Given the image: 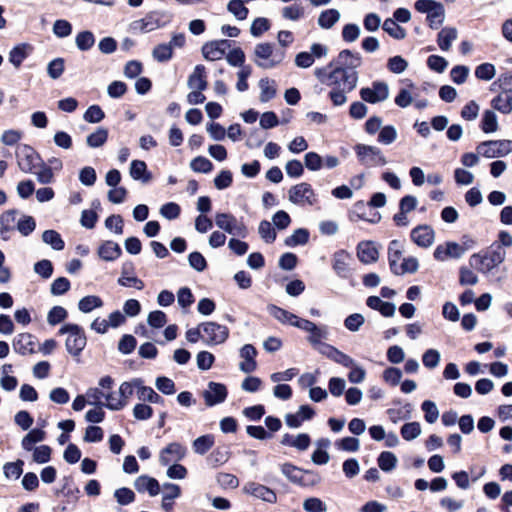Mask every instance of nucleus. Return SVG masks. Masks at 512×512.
<instances>
[{
    "label": "nucleus",
    "instance_id": "obj_47",
    "mask_svg": "<svg viewBox=\"0 0 512 512\" xmlns=\"http://www.w3.org/2000/svg\"><path fill=\"white\" fill-rule=\"evenodd\" d=\"M75 43L79 50L87 51L94 45L95 37L90 31H82L76 36Z\"/></svg>",
    "mask_w": 512,
    "mask_h": 512
},
{
    "label": "nucleus",
    "instance_id": "obj_60",
    "mask_svg": "<svg viewBox=\"0 0 512 512\" xmlns=\"http://www.w3.org/2000/svg\"><path fill=\"white\" fill-rule=\"evenodd\" d=\"M361 30L357 24H346L342 29V39L346 43L355 42L360 36Z\"/></svg>",
    "mask_w": 512,
    "mask_h": 512
},
{
    "label": "nucleus",
    "instance_id": "obj_7",
    "mask_svg": "<svg viewBox=\"0 0 512 512\" xmlns=\"http://www.w3.org/2000/svg\"><path fill=\"white\" fill-rule=\"evenodd\" d=\"M15 155L18 167L24 173H33V170L37 168L38 164L42 161L37 152L26 144L17 146Z\"/></svg>",
    "mask_w": 512,
    "mask_h": 512
},
{
    "label": "nucleus",
    "instance_id": "obj_41",
    "mask_svg": "<svg viewBox=\"0 0 512 512\" xmlns=\"http://www.w3.org/2000/svg\"><path fill=\"white\" fill-rule=\"evenodd\" d=\"M30 46L28 44H20L14 47L9 53V61L16 67H20L21 63L28 56Z\"/></svg>",
    "mask_w": 512,
    "mask_h": 512
},
{
    "label": "nucleus",
    "instance_id": "obj_27",
    "mask_svg": "<svg viewBox=\"0 0 512 512\" xmlns=\"http://www.w3.org/2000/svg\"><path fill=\"white\" fill-rule=\"evenodd\" d=\"M134 487L138 492L147 491L150 496H156L160 490L158 481L146 475L139 476L134 482Z\"/></svg>",
    "mask_w": 512,
    "mask_h": 512
},
{
    "label": "nucleus",
    "instance_id": "obj_64",
    "mask_svg": "<svg viewBox=\"0 0 512 512\" xmlns=\"http://www.w3.org/2000/svg\"><path fill=\"white\" fill-rule=\"evenodd\" d=\"M303 508L307 512H325L327 510L326 504L319 498H307L303 502Z\"/></svg>",
    "mask_w": 512,
    "mask_h": 512
},
{
    "label": "nucleus",
    "instance_id": "obj_52",
    "mask_svg": "<svg viewBox=\"0 0 512 512\" xmlns=\"http://www.w3.org/2000/svg\"><path fill=\"white\" fill-rule=\"evenodd\" d=\"M158 27V22L153 15H147L143 19L133 22V29L141 32H150Z\"/></svg>",
    "mask_w": 512,
    "mask_h": 512
},
{
    "label": "nucleus",
    "instance_id": "obj_18",
    "mask_svg": "<svg viewBox=\"0 0 512 512\" xmlns=\"http://www.w3.org/2000/svg\"><path fill=\"white\" fill-rule=\"evenodd\" d=\"M412 241L422 248L430 247L435 240V232L429 225H419L411 231Z\"/></svg>",
    "mask_w": 512,
    "mask_h": 512
},
{
    "label": "nucleus",
    "instance_id": "obj_62",
    "mask_svg": "<svg viewBox=\"0 0 512 512\" xmlns=\"http://www.w3.org/2000/svg\"><path fill=\"white\" fill-rule=\"evenodd\" d=\"M114 497L118 504L120 505H128L135 500V493L126 487L119 488L115 490Z\"/></svg>",
    "mask_w": 512,
    "mask_h": 512
},
{
    "label": "nucleus",
    "instance_id": "obj_2",
    "mask_svg": "<svg viewBox=\"0 0 512 512\" xmlns=\"http://www.w3.org/2000/svg\"><path fill=\"white\" fill-rule=\"evenodd\" d=\"M506 257L505 250L501 245L491 246L484 254L475 253L469 259V264L482 273H488L499 266Z\"/></svg>",
    "mask_w": 512,
    "mask_h": 512
},
{
    "label": "nucleus",
    "instance_id": "obj_12",
    "mask_svg": "<svg viewBox=\"0 0 512 512\" xmlns=\"http://www.w3.org/2000/svg\"><path fill=\"white\" fill-rule=\"evenodd\" d=\"M215 224L218 228L224 230L228 234L245 237L247 234V228L243 223L237 221V219L228 213H218L215 216Z\"/></svg>",
    "mask_w": 512,
    "mask_h": 512
},
{
    "label": "nucleus",
    "instance_id": "obj_32",
    "mask_svg": "<svg viewBox=\"0 0 512 512\" xmlns=\"http://www.w3.org/2000/svg\"><path fill=\"white\" fill-rule=\"evenodd\" d=\"M46 433L41 429L30 430L22 439L21 446L26 451H32L34 445L45 439Z\"/></svg>",
    "mask_w": 512,
    "mask_h": 512
},
{
    "label": "nucleus",
    "instance_id": "obj_25",
    "mask_svg": "<svg viewBox=\"0 0 512 512\" xmlns=\"http://www.w3.org/2000/svg\"><path fill=\"white\" fill-rule=\"evenodd\" d=\"M491 106L503 113L509 114L512 112V89L503 90L498 96L492 99Z\"/></svg>",
    "mask_w": 512,
    "mask_h": 512
},
{
    "label": "nucleus",
    "instance_id": "obj_9",
    "mask_svg": "<svg viewBox=\"0 0 512 512\" xmlns=\"http://www.w3.org/2000/svg\"><path fill=\"white\" fill-rule=\"evenodd\" d=\"M362 64V57L357 52L349 49L342 50L338 56L332 60L327 66L330 68L342 69L352 73H358L357 68Z\"/></svg>",
    "mask_w": 512,
    "mask_h": 512
},
{
    "label": "nucleus",
    "instance_id": "obj_45",
    "mask_svg": "<svg viewBox=\"0 0 512 512\" xmlns=\"http://www.w3.org/2000/svg\"><path fill=\"white\" fill-rule=\"evenodd\" d=\"M141 384L142 381L140 379H134L130 382H123L120 385L118 394L119 398L124 400L125 406L128 403V399L133 395L134 388L137 387L139 389Z\"/></svg>",
    "mask_w": 512,
    "mask_h": 512
},
{
    "label": "nucleus",
    "instance_id": "obj_11",
    "mask_svg": "<svg viewBox=\"0 0 512 512\" xmlns=\"http://www.w3.org/2000/svg\"><path fill=\"white\" fill-rule=\"evenodd\" d=\"M200 327H202L203 337L208 345L222 344L229 336L228 328L216 322H204L200 324Z\"/></svg>",
    "mask_w": 512,
    "mask_h": 512
},
{
    "label": "nucleus",
    "instance_id": "obj_14",
    "mask_svg": "<svg viewBox=\"0 0 512 512\" xmlns=\"http://www.w3.org/2000/svg\"><path fill=\"white\" fill-rule=\"evenodd\" d=\"M294 327H297L299 329H302L304 331H307L310 333V336L308 337V341L311 345L314 347H319L322 339H327L328 331L326 327H318L315 323L312 321H309L307 319L305 320H297L294 323Z\"/></svg>",
    "mask_w": 512,
    "mask_h": 512
},
{
    "label": "nucleus",
    "instance_id": "obj_48",
    "mask_svg": "<svg viewBox=\"0 0 512 512\" xmlns=\"http://www.w3.org/2000/svg\"><path fill=\"white\" fill-rule=\"evenodd\" d=\"M38 170L34 171L33 173L36 175V178L39 183L41 184H49L53 181L54 175L52 168L43 163L42 161L38 164Z\"/></svg>",
    "mask_w": 512,
    "mask_h": 512
},
{
    "label": "nucleus",
    "instance_id": "obj_59",
    "mask_svg": "<svg viewBox=\"0 0 512 512\" xmlns=\"http://www.w3.org/2000/svg\"><path fill=\"white\" fill-rule=\"evenodd\" d=\"M104 117L105 114L98 105L90 106L83 115V119L88 123H99Z\"/></svg>",
    "mask_w": 512,
    "mask_h": 512
},
{
    "label": "nucleus",
    "instance_id": "obj_29",
    "mask_svg": "<svg viewBox=\"0 0 512 512\" xmlns=\"http://www.w3.org/2000/svg\"><path fill=\"white\" fill-rule=\"evenodd\" d=\"M129 174L132 179L139 180L142 183H148L152 176L147 171V165L142 160H133L130 164Z\"/></svg>",
    "mask_w": 512,
    "mask_h": 512
},
{
    "label": "nucleus",
    "instance_id": "obj_33",
    "mask_svg": "<svg viewBox=\"0 0 512 512\" xmlns=\"http://www.w3.org/2000/svg\"><path fill=\"white\" fill-rule=\"evenodd\" d=\"M340 17L341 14L337 9H327L320 13L318 25L322 29H330L339 21Z\"/></svg>",
    "mask_w": 512,
    "mask_h": 512
},
{
    "label": "nucleus",
    "instance_id": "obj_55",
    "mask_svg": "<svg viewBox=\"0 0 512 512\" xmlns=\"http://www.w3.org/2000/svg\"><path fill=\"white\" fill-rule=\"evenodd\" d=\"M281 472L293 483L300 484L302 482V470L290 463L283 464Z\"/></svg>",
    "mask_w": 512,
    "mask_h": 512
},
{
    "label": "nucleus",
    "instance_id": "obj_50",
    "mask_svg": "<svg viewBox=\"0 0 512 512\" xmlns=\"http://www.w3.org/2000/svg\"><path fill=\"white\" fill-rule=\"evenodd\" d=\"M258 233L266 243H273L276 239L275 228L267 220H263L259 223Z\"/></svg>",
    "mask_w": 512,
    "mask_h": 512
},
{
    "label": "nucleus",
    "instance_id": "obj_56",
    "mask_svg": "<svg viewBox=\"0 0 512 512\" xmlns=\"http://www.w3.org/2000/svg\"><path fill=\"white\" fill-rule=\"evenodd\" d=\"M190 167L194 172L209 173L213 169V164L209 159L198 156L190 162Z\"/></svg>",
    "mask_w": 512,
    "mask_h": 512
},
{
    "label": "nucleus",
    "instance_id": "obj_57",
    "mask_svg": "<svg viewBox=\"0 0 512 512\" xmlns=\"http://www.w3.org/2000/svg\"><path fill=\"white\" fill-rule=\"evenodd\" d=\"M495 74V66L491 63H483L475 69V76L480 80L489 81L494 78Z\"/></svg>",
    "mask_w": 512,
    "mask_h": 512
},
{
    "label": "nucleus",
    "instance_id": "obj_16",
    "mask_svg": "<svg viewBox=\"0 0 512 512\" xmlns=\"http://www.w3.org/2000/svg\"><path fill=\"white\" fill-rule=\"evenodd\" d=\"M228 48H230V42L228 40L212 41L203 45L202 54L206 60L216 61L226 55Z\"/></svg>",
    "mask_w": 512,
    "mask_h": 512
},
{
    "label": "nucleus",
    "instance_id": "obj_31",
    "mask_svg": "<svg viewBox=\"0 0 512 512\" xmlns=\"http://www.w3.org/2000/svg\"><path fill=\"white\" fill-rule=\"evenodd\" d=\"M458 32L454 27H445L438 33L437 43L441 50L448 51L452 42L457 39Z\"/></svg>",
    "mask_w": 512,
    "mask_h": 512
},
{
    "label": "nucleus",
    "instance_id": "obj_40",
    "mask_svg": "<svg viewBox=\"0 0 512 512\" xmlns=\"http://www.w3.org/2000/svg\"><path fill=\"white\" fill-rule=\"evenodd\" d=\"M42 240L54 250L60 251L64 249V241L61 235L55 230H45L42 234Z\"/></svg>",
    "mask_w": 512,
    "mask_h": 512
},
{
    "label": "nucleus",
    "instance_id": "obj_20",
    "mask_svg": "<svg viewBox=\"0 0 512 512\" xmlns=\"http://www.w3.org/2000/svg\"><path fill=\"white\" fill-rule=\"evenodd\" d=\"M315 411L309 405H301L295 414H286L285 423L290 428H298L303 421L310 420L314 417Z\"/></svg>",
    "mask_w": 512,
    "mask_h": 512
},
{
    "label": "nucleus",
    "instance_id": "obj_4",
    "mask_svg": "<svg viewBox=\"0 0 512 512\" xmlns=\"http://www.w3.org/2000/svg\"><path fill=\"white\" fill-rule=\"evenodd\" d=\"M419 13L427 14L431 29H438L445 20V9L442 3L434 0H417L414 5Z\"/></svg>",
    "mask_w": 512,
    "mask_h": 512
},
{
    "label": "nucleus",
    "instance_id": "obj_28",
    "mask_svg": "<svg viewBox=\"0 0 512 512\" xmlns=\"http://www.w3.org/2000/svg\"><path fill=\"white\" fill-rule=\"evenodd\" d=\"M122 254L121 247L113 241H105L98 248V255L104 261H114Z\"/></svg>",
    "mask_w": 512,
    "mask_h": 512
},
{
    "label": "nucleus",
    "instance_id": "obj_35",
    "mask_svg": "<svg viewBox=\"0 0 512 512\" xmlns=\"http://www.w3.org/2000/svg\"><path fill=\"white\" fill-rule=\"evenodd\" d=\"M480 128L484 133H494L498 130V118L494 111L485 110L482 114Z\"/></svg>",
    "mask_w": 512,
    "mask_h": 512
},
{
    "label": "nucleus",
    "instance_id": "obj_3",
    "mask_svg": "<svg viewBox=\"0 0 512 512\" xmlns=\"http://www.w3.org/2000/svg\"><path fill=\"white\" fill-rule=\"evenodd\" d=\"M254 62L262 69H271L279 65L284 57V51L274 49L270 43H259L254 48Z\"/></svg>",
    "mask_w": 512,
    "mask_h": 512
},
{
    "label": "nucleus",
    "instance_id": "obj_23",
    "mask_svg": "<svg viewBox=\"0 0 512 512\" xmlns=\"http://www.w3.org/2000/svg\"><path fill=\"white\" fill-rule=\"evenodd\" d=\"M187 85L191 90H205L207 88L206 71L203 65H196L189 75Z\"/></svg>",
    "mask_w": 512,
    "mask_h": 512
},
{
    "label": "nucleus",
    "instance_id": "obj_8",
    "mask_svg": "<svg viewBox=\"0 0 512 512\" xmlns=\"http://www.w3.org/2000/svg\"><path fill=\"white\" fill-rule=\"evenodd\" d=\"M359 161L368 167L383 166L387 163L386 158L378 147L358 144L355 147Z\"/></svg>",
    "mask_w": 512,
    "mask_h": 512
},
{
    "label": "nucleus",
    "instance_id": "obj_15",
    "mask_svg": "<svg viewBox=\"0 0 512 512\" xmlns=\"http://www.w3.org/2000/svg\"><path fill=\"white\" fill-rule=\"evenodd\" d=\"M227 394V388L224 384L211 381L203 392V397L207 406H214L224 402Z\"/></svg>",
    "mask_w": 512,
    "mask_h": 512
},
{
    "label": "nucleus",
    "instance_id": "obj_58",
    "mask_svg": "<svg viewBox=\"0 0 512 512\" xmlns=\"http://www.w3.org/2000/svg\"><path fill=\"white\" fill-rule=\"evenodd\" d=\"M440 352L436 349H428L422 356V362L428 369H434L439 365Z\"/></svg>",
    "mask_w": 512,
    "mask_h": 512
},
{
    "label": "nucleus",
    "instance_id": "obj_6",
    "mask_svg": "<svg viewBox=\"0 0 512 512\" xmlns=\"http://www.w3.org/2000/svg\"><path fill=\"white\" fill-rule=\"evenodd\" d=\"M477 153L485 158L503 157L512 152V140H489L481 142Z\"/></svg>",
    "mask_w": 512,
    "mask_h": 512
},
{
    "label": "nucleus",
    "instance_id": "obj_30",
    "mask_svg": "<svg viewBox=\"0 0 512 512\" xmlns=\"http://www.w3.org/2000/svg\"><path fill=\"white\" fill-rule=\"evenodd\" d=\"M407 87L408 88L400 89L399 93L395 97V104L401 108L408 107L413 102V98L418 96L414 91V84L409 80L407 81Z\"/></svg>",
    "mask_w": 512,
    "mask_h": 512
},
{
    "label": "nucleus",
    "instance_id": "obj_37",
    "mask_svg": "<svg viewBox=\"0 0 512 512\" xmlns=\"http://www.w3.org/2000/svg\"><path fill=\"white\" fill-rule=\"evenodd\" d=\"M103 306V301L99 296L89 295L85 296L78 302V309L83 313H89L96 308Z\"/></svg>",
    "mask_w": 512,
    "mask_h": 512
},
{
    "label": "nucleus",
    "instance_id": "obj_26",
    "mask_svg": "<svg viewBox=\"0 0 512 512\" xmlns=\"http://www.w3.org/2000/svg\"><path fill=\"white\" fill-rule=\"evenodd\" d=\"M378 255V250L372 242H360L357 246V256L364 264L376 262Z\"/></svg>",
    "mask_w": 512,
    "mask_h": 512
},
{
    "label": "nucleus",
    "instance_id": "obj_46",
    "mask_svg": "<svg viewBox=\"0 0 512 512\" xmlns=\"http://www.w3.org/2000/svg\"><path fill=\"white\" fill-rule=\"evenodd\" d=\"M104 399L106 400L104 406L110 410L118 411L125 407L124 400L119 398L118 393L111 390L104 391Z\"/></svg>",
    "mask_w": 512,
    "mask_h": 512
},
{
    "label": "nucleus",
    "instance_id": "obj_17",
    "mask_svg": "<svg viewBox=\"0 0 512 512\" xmlns=\"http://www.w3.org/2000/svg\"><path fill=\"white\" fill-rule=\"evenodd\" d=\"M186 448L177 442L170 443L163 448L159 455V462L166 466L171 462H176L183 459L186 455Z\"/></svg>",
    "mask_w": 512,
    "mask_h": 512
},
{
    "label": "nucleus",
    "instance_id": "obj_22",
    "mask_svg": "<svg viewBox=\"0 0 512 512\" xmlns=\"http://www.w3.org/2000/svg\"><path fill=\"white\" fill-rule=\"evenodd\" d=\"M12 346L16 353L31 354L35 347L34 337L29 333H20L13 339Z\"/></svg>",
    "mask_w": 512,
    "mask_h": 512
},
{
    "label": "nucleus",
    "instance_id": "obj_5",
    "mask_svg": "<svg viewBox=\"0 0 512 512\" xmlns=\"http://www.w3.org/2000/svg\"><path fill=\"white\" fill-rule=\"evenodd\" d=\"M60 334H68L65 342L67 351L78 356L86 346V336L83 329L76 324H66L59 330Z\"/></svg>",
    "mask_w": 512,
    "mask_h": 512
},
{
    "label": "nucleus",
    "instance_id": "obj_53",
    "mask_svg": "<svg viewBox=\"0 0 512 512\" xmlns=\"http://www.w3.org/2000/svg\"><path fill=\"white\" fill-rule=\"evenodd\" d=\"M227 10L238 20H244L248 16V9L244 6L242 0H230L227 5Z\"/></svg>",
    "mask_w": 512,
    "mask_h": 512
},
{
    "label": "nucleus",
    "instance_id": "obj_1",
    "mask_svg": "<svg viewBox=\"0 0 512 512\" xmlns=\"http://www.w3.org/2000/svg\"><path fill=\"white\" fill-rule=\"evenodd\" d=\"M315 77L324 85L331 88L328 96L334 106H343L347 102V94L358 84V73H352L329 66L316 68Z\"/></svg>",
    "mask_w": 512,
    "mask_h": 512
},
{
    "label": "nucleus",
    "instance_id": "obj_43",
    "mask_svg": "<svg viewBox=\"0 0 512 512\" xmlns=\"http://www.w3.org/2000/svg\"><path fill=\"white\" fill-rule=\"evenodd\" d=\"M309 240V232L307 229L299 228L296 229L292 235L285 239V245L288 247H294L297 245H304Z\"/></svg>",
    "mask_w": 512,
    "mask_h": 512
},
{
    "label": "nucleus",
    "instance_id": "obj_51",
    "mask_svg": "<svg viewBox=\"0 0 512 512\" xmlns=\"http://www.w3.org/2000/svg\"><path fill=\"white\" fill-rule=\"evenodd\" d=\"M401 436L406 441L416 439L421 434V426L418 422H409L401 427Z\"/></svg>",
    "mask_w": 512,
    "mask_h": 512
},
{
    "label": "nucleus",
    "instance_id": "obj_63",
    "mask_svg": "<svg viewBox=\"0 0 512 512\" xmlns=\"http://www.w3.org/2000/svg\"><path fill=\"white\" fill-rule=\"evenodd\" d=\"M408 67V62L401 56H394L388 59L387 68L395 74L403 73Z\"/></svg>",
    "mask_w": 512,
    "mask_h": 512
},
{
    "label": "nucleus",
    "instance_id": "obj_19",
    "mask_svg": "<svg viewBox=\"0 0 512 512\" xmlns=\"http://www.w3.org/2000/svg\"><path fill=\"white\" fill-rule=\"evenodd\" d=\"M243 492L268 503H275L277 500V496L273 490L255 482L246 483L243 486Z\"/></svg>",
    "mask_w": 512,
    "mask_h": 512
},
{
    "label": "nucleus",
    "instance_id": "obj_44",
    "mask_svg": "<svg viewBox=\"0 0 512 512\" xmlns=\"http://www.w3.org/2000/svg\"><path fill=\"white\" fill-rule=\"evenodd\" d=\"M214 444V437L212 435H203L196 438L193 441V449L195 453L203 455L205 454Z\"/></svg>",
    "mask_w": 512,
    "mask_h": 512
},
{
    "label": "nucleus",
    "instance_id": "obj_21",
    "mask_svg": "<svg viewBox=\"0 0 512 512\" xmlns=\"http://www.w3.org/2000/svg\"><path fill=\"white\" fill-rule=\"evenodd\" d=\"M257 355V350L251 344L244 345L240 350V356L243 358V361L239 364V368L244 373L253 372L257 363L255 361V357Z\"/></svg>",
    "mask_w": 512,
    "mask_h": 512
},
{
    "label": "nucleus",
    "instance_id": "obj_10",
    "mask_svg": "<svg viewBox=\"0 0 512 512\" xmlns=\"http://www.w3.org/2000/svg\"><path fill=\"white\" fill-rule=\"evenodd\" d=\"M360 97L363 101L376 104L384 102L389 97L388 84L382 81H375L371 87H363L360 89Z\"/></svg>",
    "mask_w": 512,
    "mask_h": 512
},
{
    "label": "nucleus",
    "instance_id": "obj_42",
    "mask_svg": "<svg viewBox=\"0 0 512 512\" xmlns=\"http://www.w3.org/2000/svg\"><path fill=\"white\" fill-rule=\"evenodd\" d=\"M383 30L387 32L391 37L401 40L406 37V31L400 25L397 24L392 18H387L382 26Z\"/></svg>",
    "mask_w": 512,
    "mask_h": 512
},
{
    "label": "nucleus",
    "instance_id": "obj_49",
    "mask_svg": "<svg viewBox=\"0 0 512 512\" xmlns=\"http://www.w3.org/2000/svg\"><path fill=\"white\" fill-rule=\"evenodd\" d=\"M138 398L140 400L148 401L150 403L162 404L164 399L158 395L151 387H146L141 384L137 391Z\"/></svg>",
    "mask_w": 512,
    "mask_h": 512
},
{
    "label": "nucleus",
    "instance_id": "obj_13",
    "mask_svg": "<svg viewBox=\"0 0 512 512\" xmlns=\"http://www.w3.org/2000/svg\"><path fill=\"white\" fill-rule=\"evenodd\" d=\"M289 200L297 205H313L315 194L308 183H300L290 188Z\"/></svg>",
    "mask_w": 512,
    "mask_h": 512
},
{
    "label": "nucleus",
    "instance_id": "obj_24",
    "mask_svg": "<svg viewBox=\"0 0 512 512\" xmlns=\"http://www.w3.org/2000/svg\"><path fill=\"white\" fill-rule=\"evenodd\" d=\"M351 255L345 250H340L334 254L333 269L336 274L342 278H347L350 274L348 260Z\"/></svg>",
    "mask_w": 512,
    "mask_h": 512
},
{
    "label": "nucleus",
    "instance_id": "obj_38",
    "mask_svg": "<svg viewBox=\"0 0 512 512\" xmlns=\"http://www.w3.org/2000/svg\"><path fill=\"white\" fill-rule=\"evenodd\" d=\"M378 466L384 472H390L395 469L398 459L396 455L390 451H383L377 459Z\"/></svg>",
    "mask_w": 512,
    "mask_h": 512
},
{
    "label": "nucleus",
    "instance_id": "obj_54",
    "mask_svg": "<svg viewBox=\"0 0 512 512\" xmlns=\"http://www.w3.org/2000/svg\"><path fill=\"white\" fill-rule=\"evenodd\" d=\"M421 408L424 412V418L428 423L433 424L437 421L439 417V410L433 401L425 400L422 403Z\"/></svg>",
    "mask_w": 512,
    "mask_h": 512
},
{
    "label": "nucleus",
    "instance_id": "obj_34",
    "mask_svg": "<svg viewBox=\"0 0 512 512\" xmlns=\"http://www.w3.org/2000/svg\"><path fill=\"white\" fill-rule=\"evenodd\" d=\"M268 311L275 319H277L281 323H288V324L294 326V323L297 320H301L295 314H293L285 309H282L276 305H269Z\"/></svg>",
    "mask_w": 512,
    "mask_h": 512
},
{
    "label": "nucleus",
    "instance_id": "obj_36",
    "mask_svg": "<svg viewBox=\"0 0 512 512\" xmlns=\"http://www.w3.org/2000/svg\"><path fill=\"white\" fill-rule=\"evenodd\" d=\"M260 101L265 103L270 101L276 95V83L269 78H262L259 80Z\"/></svg>",
    "mask_w": 512,
    "mask_h": 512
},
{
    "label": "nucleus",
    "instance_id": "obj_39",
    "mask_svg": "<svg viewBox=\"0 0 512 512\" xmlns=\"http://www.w3.org/2000/svg\"><path fill=\"white\" fill-rule=\"evenodd\" d=\"M108 139V130L102 127L89 134L86 138V143L91 148H98L103 146Z\"/></svg>",
    "mask_w": 512,
    "mask_h": 512
},
{
    "label": "nucleus",
    "instance_id": "obj_61",
    "mask_svg": "<svg viewBox=\"0 0 512 512\" xmlns=\"http://www.w3.org/2000/svg\"><path fill=\"white\" fill-rule=\"evenodd\" d=\"M397 138V130L392 125H387L381 128L378 141L384 145H389L393 143Z\"/></svg>",
    "mask_w": 512,
    "mask_h": 512
}]
</instances>
